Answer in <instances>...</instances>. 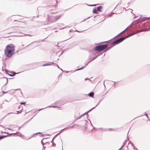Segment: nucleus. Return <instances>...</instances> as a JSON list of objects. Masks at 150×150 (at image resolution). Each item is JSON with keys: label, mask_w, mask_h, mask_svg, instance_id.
<instances>
[{"label": "nucleus", "mask_w": 150, "mask_h": 150, "mask_svg": "<svg viewBox=\"0 0 150 150\" xmlns=\"http://www.w3.org/2000/svg\"><path fill=\"white\" fill-rule=\"evenodd\" d=\"M15 45L10 44L6 47L4 51V54L7 57L10 58L15 54Z\"/></svg>", "instance_id": "nucleus-1"}, {"label": "nucleus", "mask_w": 150, "mask_h": 150, "mask_svg": "<svg viewBox=\"0 0 150 150\" xmlns=\"http://www.w3.org/2000/svg\"><path fill=\"white\" fill-rule=\"evenodd\" d=\"M108 45H100L96 46L95 47L94 49L93 50L92 52L93 53V54H95L96 56V57H94L90 61L88 62V63L86 64L87 65L91 61H92L95 59L97 57L99 56V54H98L97 52H96V51H101L104 50L105 49L107 48Z\"/></svg>", "instance_id": "nucleus-2"}, {"label": "nucleus", "mask_w": 150, "mask_h": 150, "mask_svg": "<svg viewBox=\"0 0 150 150\" xmlns=\"http://www.w3.org/2000/svg\"><path fill=\"white\" fill-rule=\"evenodd\" d=\"M145 30H137V31L135 33H132L130 35H128L127 36H125L120 38L114 41H113L112 43V46H115L116 44H118L121 42H122L123 40H124L125 39L131 36H132L134 35H135V34H136L137 33H138L140 32H144L145 31Z\"/></svg>", "instance_id": "nucleus-3"}, {"label": "nucleus", "mask_w": 150, "mask_h": 150, "mask_svg": "<svg viewBox=\"0 0 150 150\" xmlns=\"http://www.w3.org/2000/svg\"><path fill=\"white\" fill-rule=\"evenodd\" d=\"M150 19V17H143L140 18L139 19L136 20L134 21H133L132 23L131 24V25H135L139 22L144 21H145L148 20Z\"/></svg>", "instance_id": "nucleus-4"}, {"label": "nucleus", "mask_w": 150, "mask_h": 150, "mask_svg": "<svg viewBox=\"0 0 150 150\" xmlns=\"http://www.w3.org/2000/svg\"><path fill=\"white\" fill-rule=\"evenodd\" d=\"M61 16L62 15H60L55 16H50V18L49 19V22L47 24H48L49 22L50 23H52L56 22L57 20H58L59 18L61 17Z\"/></svg>", "instance_id": "nucleus-5"}, {"label": "nucleus", "mask_w": 150, "mask_h": 150, "mask_svg": "<svg viewBox=\"0 0 150 150\" xmlns=\"http://www.w3.org/2000/svg\"><path fill=\"white\" fill-rule=\"evenodd\" d=\"M132 26H133V25H131V24L129 25L128 27H127L123 31H122V32H121V33H120L119 34H118L116 36H115L113 38H112V39H113V38L116 37L118 36V35H120V34H121V33H123V32H124L127 29H128V28H129V27H131Z\"/></svg>", "instance_id": "nucleus-6"}, {"label": "nucleus", "mask_w": 150, "mask_h": 150, "mask_svg": "<svg viewBox=\"0 0 150 150\" xmlns=\"http://www.w3.org/2000/svg\"><path fill=\"white\" fill-rule=\"evenodd\" d=\"M19 135L20 137H22V138L23 139H26L25 138V137H24V135H23L22 134H20ZM33 135L32 136H31V137H30V138H29L28 139H27L28 140V139H30L31 138L33 137Z\"/></svg>", "instance_id": "nucleus-7"}, {"label": "nucleus", "mask_w": 150, "mask_h": 150, "mask_svg": "<svg viewBox=\"0 0 150 150\" xmlns=\"http://www.w3.org/2000/svg\"><path fill=\"white\" fill-rule=\"evenodd\" d=\"M47 138H43L41 141V144H42L43 146L44 144L49 143V142H45V140Z\"/></svg>", "instance_id": "nucleus-8"}, {"label": "nucleus", "mask_w": 150, "mask_h": 150, "mask_svg": "<svg viewBox=\"0 0 150 150\" xmlns=\"http://www.w3.org/2000/svg\"><path fill=\"white\" fill-rule=\"evenodd\" d=\"M88 95L91 97H93L94 95V93L93 92H91L88 94Z\"/></svg>", "instance_id": "nucleus-9"}, {"label": "nucleus", "mask_w": 150, "mask_h": 150, "mask_svg": "<svg viewBox=\"0 0 150 150\" xmlns=\"http://www.w3.org/2000/svg\"><path fill=\"white\" fill-rule=\"evenodd\" d=\"M57 107V106H55V105H53V106H47V107H45V108H41V109H39V110H42L43 109H45L46 108H50V107Z\"/></svg>", "instance_id": "nucleus-10"}, {"label": "nucleus", "mask_w": 150, "mask_h": 150, "mask_svg": "<svg viewBox=\"0 0 150 150\" xmlns=\"http://www.w3.org/2000/svg\"><path fill=\"white\" fill-rule=\"evenodd\" d=\"M102 9V7L101 6L98 7L97 8V10L100 12H101V10Z\"/></svg>", "instance_id": "nucleus-11"}, {"label": "nucleus", "mask_w": 150, "mask_h": 150, "mask_svg": "<svg viewBox=\"0 0 150 150\" xmlns=\"http://www.w3.org/2000/svg\"><path fill=\"white\" fill-rule=\"evenodd\" d=\"M8 135L1 136H0V140L3 139L6 137H8Z\"/></svg>", "instance_id": "nucleus-12"}, {"label": "nucleus", "mask_w": 150, "mask_h": 150, "mask_svg": "<svg viewBox=\"0 0 150 150\" xmlns=\"http://www.w3.org/2000/svg\"><path fill=\"white\" fill-rule=\"evenodd\" d=\"M102 100H100L98 102V103H97V104L96 105V106L94 107H93V108H92L91 109H90V111H91V110H92V109H94L95 108V107H96V106H97V105H98L99 103H100V102Z\"/></svg>", "instance_id": "nucleus-13"}, {"label": "nucleus", "mask_w": 150, "mask_h": 150, "mask_svg": "<svg viewBox=\"0 0 150 150\" xmlns=\"http://www.w3.org/2000/svg\"><path fill=\"white\" fill-rule=\"evenodd\" d=\"M86 113L84 114H83V115H81L80 117H77V118H76V121L77 120H79V119H80L81 117L83 116L84 115H85V114Z\"/></svg>", "instance_id": "nucleus-14"}, {"label": "nucleus", "mask_w": 150, "mask_h": 150, "mask_svg": "<svg viewBox=\"0 0 150 150\" xmlns=\"http://www.w3.org/2000/svg\"><path fill=\"white\" fill-rule=\"evenodd\" d=\"M52 65V64H51L46 63V64H43V65L42 66H49V65Z\"/></svg>", "instance_id": "nucleus-15"}, {"label": "nucleus", "mask_w": 150, "mask_h": 150, "mask_svg": "<svg viewBox=\"0 0 150 150\" xmlns=\"http://www.w3.org/2000/svg\"><path fill=\"white\" fill-rule=\"evenodd\" d=\"M93 12L95 13H97L98 12L97 10L95 8H94L93 10Z\"/></svg>", "instance_id": "nucleus-16"}, {"label": "nucleus", "mask_w": 150, "mask_h": 150, "mask_svg": "<svg viewBox=\"0 0 150 150\" xmlns=\"http://www.w3.org/2000/svg\"><path fill=\"white\" fill-rule=\"evenodd\" d=\"M112 43L111 45V46L110 47H108L107 49V50H110L111 48H112V47H113L114 46H112Z\"/></svg>", "instance_id": "nucleus-17"}, {"label": "nucleus", "mask_w": 150, "mask_h": 150, "mask_svg": "<svg viewBox=\"0 0 150 150\" xmlns=\"http://www.w3.org/2000/svg\"><path fill=\"white\" fill-rule=\"evenodd\" d=\"M23 108H22V109L20 110H19V111H16V112L17 113H15L16 114H18V113H21L22 112V110L23 109Z\"/></svg>", "instance_id": "nucleus-18"}, {"label": "nucleus", "mask_w": 150, "mask_h": 150, "mask_svg": "<svg viewBox=\"0 0 150 150\" xmlns=\"http://www.w3.org/2000/svg\"><path fill=\"white\" fill-rule=\"evenodd\" d=\"M13 75H11V74H8V75L10 76H13L14 75H16V73L15 72H13Z\"/></svg>", "instance_id": "nucleus-19"}, {"label": "nucleus", "mask_w": 150, "mask_h": 150, "mask_svg": "<svg viewBox=\"0 0 150 150\" xmlns=\"http://www.w3.org/2000/svg\"><path fill=\"white\" fill-rule=\"evenodd\" d=\"M54 139V137L53 138L52 141L51 142H52V146H54L55 145V144H53L52 143V141H53V140Z\"/></svg>", "instance_id": "nucleus-20"}, {"label": "nucleus", "mask_w": 150, "mask_h": 150, "mask_svg": "<svg viewBox=\"0 0 150 150\" xmlns=\"http://www.w3.org/2000/svg\"><path fill=\"white\" fill-rule=\"evenodd\" d=\"M84 67H81V68L78 69L76 70V71H79V70H81V69H83Z\"/></svg>", "instance_id": "nucleus-21"}, {"label": "nucleus", "mask_w": 150, "mask_h": 150, "mask_svg": "<svg viewBox=\"0 0 150 150\" xmlns=\"http://www.w3.org/2000/svg\"><path fill=\"white\" fill-rule=\"evenodd\" d=\"M124 146V145H123V144H122V146H121L120 148L118 150H122V149L121 150V149H122Z\"/></svg>", "instance_id": "nucleus-22"}, {"label": "nucleus", "mask_w": 150, "mask_h": 150, "mask_svg": "<svg viewBox=\"0 0 150 150\" xmlns=\"http://www.w3.org/2000/svg\"><path fill=\"white\" fill-rule=\"evenodd\" d=\"M127 141V140H125V142H124V143H123V145H124L125 146V144L126 143V142Z\"/></svg>", "instance_id": "nucleus-23"}, {"label": "nucleus", "mask_w": 150, "mask_h": 150, "mask_svg": "<svg viewBox=\"0 0 150 150\" xmlns=\"http://www.w3.org/2000/svg\"><path fill=\"white\" fill-rule=\"evenodd\" d=\"M145 115H146V117H147V118H149V117L147 115V114L146 113V112H145Z\"/></svg>", "instance_id": "nucleus-24"}, {"label": "nucleus", "mask_w": 150, "mask_h": 150, "mask_svg": "<svg viewBox=\"0 0 150 150\" xmlns=\"http://www.w3.org/2000/svg\"><path fill=\"white\" fill-rule=\"evenodd\" d=\"M121 3H122V2H119V3H118V4H117V6H116L115 8H116V7H117L118 5H119L121 4Z\"/></svg>", "instance_id": "nucleus-25"}, {"label": "nucleus", "mask_w": 150, "mask_h": 150, "mask_svg": "<svg viewBox=\"0 0 150 150\" xmlns=\"http://www.w3.org/2000/svg\"><path fill=\"white\" fill-rule=\"evenodd\" d=\"M25 103H26V102L23 103V102H22L20 103V104L21 105H22V104H25Z\"/></svg>", "instance_id": "nucleus-26"}, {"label": "nucleus", "mask_w": 150, "mask_h": 150, "mask_svg": "<svg viewBox=\"0 0 150 150\" xmlns=\"http://www.w3.org/2000/svg\"><path fill=\"white\" fill-rule=\"evenodd\" d=\"M17 133H19V132H17ZM17 133H11V134H9L10 135H11V134H16Z\"/></svg>", "instance_id": "nucleus-27"}, {"label": "nucleus", "mask_w": 150, "mask_h": 150, "mask_svg": "<svg viewBox=\"0 0 150 150\" xmlns=\"http://www.w3.org/2000/svg\"><path fill=\"white\" fill-rule=\"evenodd\" d=\"M149 30H150V28H147L146 29V30H145L144 31H148Z\"/></svg>", "instance_id": "nucleus-28"}, {"label": "nucleus", "mask_w": 150, "mask_h": 150, "mask_svg": "<svg viewBox=\"0 0 150 150\" xmlns=\"http://www.w3.org/2000/svg\"><path fill=\"white\" fill-rule=\"evenodd\" d=\"M57 12H50V13L51 14H54V13H56Z\"/></svg>", "instance_id": "nucleus-29"}, {"label": "nucleus", "mask_w": 150, "mask_h": 150, "mask_svg": "<svg viewBox=\"0 0 150 150\" xmlns=\"http://www.w3.org/2000/svg\"><path fill=\"white\" fill-rule=\"evenodd\" d=\"M130 143L131 144V145H132V146H133L132 144V143H131V141H129V143H128V145L129 144V143Z\"/></svg>", "instance_id": "nucleus-30"}, {"label": "nucleus", "mask_w": 150, "mask_h": 150, "mask_svg": "<svg viewBox=\"0 0 150 150\" xmlns=\"http://www.w3.org/2000/svg\"><path fill=\"white\" fill-rule=\"evenodd\" d=\"M55 64V66H56L57 67L59 68V69H60V68H59V66H58V65L56 64Z\"/></svg>", "instance_id": "nucleus-31"}, {"label": "nucleus", "mask_w": 150, "mask_h": 150, "mask_svg": "<svg viewBox=\"0 0 150 150\" xmlns=\"http://www.w3.org/2000/svg\"><path fill=\"white\" fill-rule=\"evenodd\" d=\"M67 127L65 128H64V129H62V130L60 131V132H61L63 130H64V129H67Z\"/></svg>", "instance_id": "nucleus-32"}, {"label": "nucleus", "mask_w": 150, "mask_h": 150, "mask_svg": "<svg viewBox=\"0 0 150 150\" xmlns=\"http://www.w3.org/2000/svg\"><path fill=\"white\" fill-rule=\"evenodd\" d=\"M115 82H114V84H113V85H112V86H114V87H115Z\"/></svg>", "instance_id": "nucleus-33"}, {"label": "nucleus", "mask_w": 150, "mask_h": 150, "mask_svg": "<svg viewBox=\"0 0 150 150\" xmlns=\"http://www.w3.org/2000/svg\"><path fill=\"white\" fill-rule=\"evenodd\" d=\"M4 78H6V84H7V83H8V79H7V78H6V77H4Z\"/></svg>", "instance_id": "nucleus-34"}, {"label": "nucleus", "mask_w": 150, "mask_h": 150, "mask_svg": "<svg viewBox=\"0 0 150 150\" xmlns=\"http://www.w3.org/2000/svg\"><path fill=\"white\" fill-rule=\"evenodd\" d=\"M1 133H7V134H8V133H7V132H2V131H1Z\"/></svg>", "instance_id": "nucleus-35"}, {"label": "nucleus", "mask_w": 150, "mask_h": 150, "mask_svg": "<svg viewBox=\"0 0 150 150\" xmlns=\"http://www.w3.org/2000/svg\"><path fill=\"white\" fill-rule=\"evenodd\" d=\"M5 71H6V74H8V73H7V70L6 69H5Z\"/></svg>", "instance_id": "nucleus-36"}, {"label": "nucleus", "mask_w": 150, "mask_h": 150, "mask_svg": "<svg viewBox=\"0 0 150 150\" xmlns=\"http://www.w3.org/2000/svg\"><path fill=\"white\" fill-rule=\"evenodd\" d=\"M21 107V108H22V107L21 106H20H20H19V107H18V108H20Z\"/></svg>", "instance_id": "nucleus-37"}, {"label": "nucleus", "mask_w": 150, "mask_h": 150, "mask_svg": "<svg viewBox=\"0 0 150 150\" xmlns=\"http://www.w3.org/2000/svg\"><path fill=\"white\" fill-rule=\"evenodd\" d=\"M3 92L4 93H6L7 92H4V91H3Z\"/></svg>", "instance_id": "nucleus-38"}, {"label": "nucleus", "mask_w": 150, "mask_h": 150, "mask_svg": "<svg viewBox=\"0 0 150 150\" xmlns=\"http://www.w3.org/2000/svg\"><path fill=\"white\" fill-rule=\"evenodd\" d=\"M69 38H69L67 39H66V40H64V41H66V40H68V39H69Z\"/></svg>", "instance_id": "nucleus-39"}, {"label": "nucleus", "mask_w": 150, "mask_h": 150, "mask_svg": "<svg viewBox=\"0 0 150 150\" xmlns=\"http://www.w3.org/2000/svg\"><path fill=\"white\" fill-rule=\"evenodd\" d=\"M41 133V132H38V133H36V134H38V133Z\"/></svg>", "instance_id": "nucleus-40"}, {"label": "nucleus", "mask_w": 150, "mask_h": 150, "mask_svg": "<svg viewBox=\"0 0 150 150\" xmlns=\"http://www.w3.org/2000/svg\"><path fill=\"white\" fill-rule=\"evenodd\" d=\"M86 116H87V117H88V114H87L86 115Z\"/></svg>", "instance_id": "nucleus-41"}, {"label": "nucleus", "mask_w": 150, "mask_h": 150, "mask_svg": "<svg viewBox=\"0 0 150 150\" xmlns=\"http://www.w3.org/2000/svg\"><path fill=\"white\" fill-rule=\"evenodd\" d=\"M0 127H4V126H2V125H0Z\"/></svg>", "instance_id": "nucleus-42"}, {"label": "nucleus", "mask_w": 150, "mask_h": 150, "mask_svg": "<svg viewBox=\"0 0 150 150\" xmlns=\"http://www.w3.org/2000/svg\"><path fill=\"white\" fill-rule=\"evenodd\" d=\"M130 3V2H129L128 3V5H129Z\"/></svg>", "instance_id": "nucleus-43"}, {"label": "nucleus", "mask_w": 150, "mask_h": 150, "mask_svg": "<svg viewBox=\"0 0 150 150\" xmlns=\"http://www.w3.org/2000/svg\"><path fill=\"white\" fill-rule=\"evenodd\" d=\"M127 139H128V140H129V138H128V136H127Z\"/></svg>", "instance_id": "nucleus-44"}, {"label": "nucleus", "mask_w": 150, "mask_h": 150, "mask_svg": "<svg viewBox=\"0 0 150 150\" xmlns=\"http://www.w3.org/2000/svg\"><path fill=\"white\" fill-rule=\"evenodd\" d=\"M50 135V134H47L46 135L47 136H49Z\"/></svg>", "instance_id": "nucleus-45"}, {"label": "nucleus", "mask_w": 150, "mask_h": 150, "mask_svg": "<svg viewBox=\"0 0 150 150\" xmlns=\"http://www.w3.org/2000/svg\"><path fill=\"white\" fill-rule=\"evenodd\" d=\"M60 69L62 71H63V70H62V69H60Z\"/></svg>", "instance_id": "nucleus-46"}, {"label": "nucleus", "mask_w": 150, "mask_h": 150, "mask_svg": "<svg viewBox=\"0 0 150 150\" xmlns=\"http://www.w3.org/2000/svg\"><path fill=\"white\" fill-rule=\"evenodd\" d=\"M76 31L77 32H79V31H78V30H76Z\"/></svg>", "instance_id": "nucleus-47"}, {"label": "nucleus", "mask_w": 150, "mask_h": 150, "mask_svg": "<svg viewBox=\"0 0 150 150\" xmlns=\"http://www.w3.org/2000/svg\"><path fill=\"white\" fill-rule=\"evenodd\" d=\"M96 6V5H93L92 6Z\"/></svg>", "instance_id": "nucleus-48"}, {"label": "nucleus", "mask_w": 150, "mask_h": 150, "mask_svg": "<svg viewBox=\"0 0 150 150\" xmlns=\"http://www.w3.org/2000/svg\"><path fill=\"white\" fill-rule=\"evenodd\" d=\"M136 26H137V25H135V27H134L135 28Z\"/></svg>", "instance_id": "nucleus-49"}, {"label": "nucleus", "mask_w": 150, "mask_h": 150, "mask_svg": "<svg viewBox=\"0 0 150 150\" xmlns=\"http://www.w3.org/2000/svg\"><path fill=\"white\" fill-rule=\"evenodd\" d=\"M130 9L132 10V11H133L132 10V9Z\"/></svg>", "instance_id": "nucleus-50"}, {"label": "nucleus", "mask_w": 150, "mask_h": 150, "mask_svg": "<svg viewBox=\"0 0 150 150\" xmlns=\"http://www.w3.org/2000/svg\"><path fill=\"white\" fill-rule=\"evenodd\" d=\"M114 13V14H117V13Z\"/></svg>", "instance_id": "nucleus-51"}, {"label": "nucleus", "mask_w": 150, "mask_h": 150, "mask_svg": "<svg viewBox=\"0 0 150 150\" xmlns=\"http://www.w3.org/2000/svg\"><path fill=\"white\" fill-rule=\"evenodd\" d=\"M19 89H16V90H18Z\"/></svg>", "instance_id": "nucleus-52"}, {"label": "nucleus", "mask_w": 150, "mask_h": 150, "mask_svg": "<svg viewBox=\"0 0 150 150\" xmlns=\"http://www.w3.org/2000/svg\"><path fill=\"white\" fill-rule=\"evenodd\" d=\"M66 72L68 73L69 72V71H66Z\"/></svg>", "instance_id": "nucleus-53"}, {"label": "nucleus", "mask_w": 150, "mask_h": 150, "mask_svg": "<svg viewBox=\"0 0 150 150\" xmlns=\"http://www.w3.org/2000/svg\"><path fill=\"white\" fill-rule=\"evenodd\" d=\"M104 85L105 86V84H104Z\"/></svg>", "instance_id": "nucleus-54"}, {"label": "nucleus", "mask_w": 150, "mask_h": 150, "mask_svg": "<svg viewBox=\"0 0 150 150\" xmlns=\"http://www.w3.org/2000/svg\"><path fill=\"white\" fill-rule=\"evenodd\" d=\"M88 120L91 122L90 120L89 119H88Z\"/></svg>", "instance_id": "nucleus-55"}, {"label": "nucleus", "mask_w": 150, "mask_h": 150, "mask_svg": "<svg viewBox=\"0 0 150 150\" xmlns=\"http://www.w3.org/2000/svg\"><path fill=\"white\" fill-rule=\"evenodd\" d=\"M29 35V36H31V35Z\"/></svg>", "instance_id": "nucleus-56"}, {"label": "nucleus", "mask_w": 150, "mask_h": 150, "mask_svg": "<svg viewBox=\"0 0 150 150\" xmlns=\"http://www.w3.org/2000/svg\"><path fill=\"white\" fill-rule=\"evenodd\" d=\"M85 80H86V79H85Z\"/></svg>", "instance_id": "nucleus-57"}, {"label": "nucleus", "mask_w": 150, "mask_h": 150, "mask_svg": "<svg viewBox=\"0 0 150 150\" xmlns=\"http://www.w3.org/2000/svg\"><path fill=\"white\" fill-rule=\"evenodd\" d=\"M89 18V17H88L87 19H88V18Z\"/></svg>", "instance_id": "nucleus-58"}, {"label": "nucleus", "mask_w": 150, "mask_h": 150, "mask_svg": "<svg viewBox=\"0 0 150 150\" xmlns=\"http://www.w3.org/2000/svg\"><path fill=\"white\" fill-rule=\"evenodd\" d=\"M45 147H44V149H45Z\"/></svg>", "instance_id": "nucleus-59"}, {"label": "nucleus", "mask_w": 150, "mask_h": 150, "mask_svg": "<svg viewBox=\"0 0 150 150\" xmlns=\"http://www.w3.org/2000/svg\"><path fill=\"white\" fill-rule=\"evenodd\" d=\"M52 64H54V63H52Z\"/></svg>", "instance_id": "nucleus-60"}, {"label": "nucleus", "mask_w": 150, "mask_h": 150, "mask_svg": "<svg viewBox=\"0 0 150 150\" xmlns=\"http://www.w3.org/2000/svg\"><path fill=\"white\" fill-rule=\"evenodd\" d=\"M148 120L150 121V120Z\"/></svg>", "instance_id": "nucleus-61"}]
</instances>
